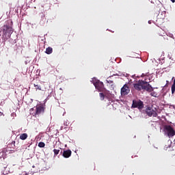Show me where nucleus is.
I'll use <instances>...</instances> for the list:
<instances>
[{"label": "nucleus", "instance_id": "obj_11", "mask_svg": "<svg viewBox=\"0 0 175 175\" xmlns=\"http://www.w3.org/2000/svg\"><path fill=\"white\" fill-rule=\"evenodd\" d=\"M27 137H28V134L23 133L20 135L19 139H21V140H25L27 139Z\"/></svg>", "mask_w": 175, "mask_h": 175}, {"label": "nucleus", "instance_id": "obj_16", "mask_svg": "<svg viewBox=\"0 0 175 175\" xmlns=\"http://www.w3.org/2000/svg\"><path fill=\"white\" fill-rule=\"evenodd\" d=\"M100 99V100H105V94L103 93H100L99 94Z\"/></svg>", "mask_w": 175, "mask_h": 175}, {"label": "nucleus", "instance_id": "obj_6", "mask_svg": "<svg viewBox=\"0 0 175 175\" xmlns=\"http://www.w3.org/2000/svg\"><path fill=\"white\" fill-rule=\"evenodd\" d=\"M142 90L147 91V92H152V91H154L152 86H151L150 83L146 81H144V84H142Z\"/></svg>", "mask_w": 175, "mask_h": 175}, {"label": "nucleus", "instance_id": "obj_22", "mask_svg": "<svg viewBox=\"0 0 175 175\" xmlns=\"http://www.w3.org/2000/svg\"><path fill=\"white\" fill-rule=\"evenodd\" d=\"M31 110H33V108H31Z\"/></svg>", "mask_w": 175, "mask_h": 175}, {"label": "nucleus", "instance_id": "obj_2", "mask_svg": "<svg viewBox=\"0 0 175 175\" xmlns=\"http://www.w3.org/2000/svg\"><path fill=\"white\" fill-rule=\"evenodd\" d=\"M163 132L165 135L168 136V137H173V136H175L174 129H173L170 125L165 124L163 126Z\"/></svg>", "mask_w": 175, "mask_h": 175}, {"label": "nucleus", "instance_id": "obj_14", "mask_svg": "<svg viewBox=\"0 0 175 175\" xmlns=\"http://www.w3.org/2000/svg\"><path fill=\"white\" fill-rule=\"evenodd\" d=\"M46 146V144H44V142H39L38 143V147H40V148H44V146Z\"/></svg>", "mask_w": 175, "mask_h": 175}, {"label": "nucleus", "instance_id": "obj_5", "mask_svg": "<svg viewBox=\"0 0 175 175\" xmlns=\"http://www.w3.org/2000/svg\"><path fill=\"white\" fill-rule=\"evenodd\" d=\"M45 109L46 108L44 106H43V105H37L36 107L35 116H40V114H43Z\"/></svg>", "mask_w": 175, "mask_h": 175}, {"label": "nucleus", "instance_id": "obj_20", "mask_svg": "<svg viewBox=\"0 0 175 175\" xmlns=\"http://www.w3.org/2000/svg\"><path fill=\"white\" fill-rule=\"evenodd\" d=\"M172 85H175V79L174 80V83H173Z\"/></svg>", "mask_w": 175, "mask_h": 175}, {"label": "nucleus", "instance_id": "obj_1", "mask_svg": "<svg viewBox=\"0 0 175 175\" xmlns=\"http://www.w3.org/2000/svg\"><path fill=\"white\" fill-rule=\"evenodd\" d=\"M12 33H13V28L9 25H4L3 26V38L4 40L10 39Z\"/></svg>", "mask_w": 175, "mask_h": 175}, {"label": "nucleus", "instance_id": "obj_23", "mask_svg": "<svg viewBox=\"0 0 175 175\" xmlns=\"http://www.w3.org/2000/svg\"><path fill=\"white\" fill-rule=\"evenodd\" d=\"M147 80V78L145 79V81Z\"/></svg>", "mask_w": 175, "mask_h": 175}, {"label": "nucleus", "instance_id": "obj_8", "mask_svg": "<svg viewBox=\"0 0 175 175\" xmlns=\"http://www.w3.org/2000/svg\"><path fill=\"white\" fill-rule=\"evenodd\" d=\"M144 81H139L138 83H133V87L137 91H142L143 90V84Z\"/></svg>", "mask_w": 175, "mask_h": 175}, {"label": "nucleus", "instance_id": "obj_7", "mask_svg": "<svg viewBox=\"0 0 175 175\" xmlns=\"http://www.w3.org/2000/svg\"><path fill=\"white\" fill-rule=\"evenodd\" d=\"M131 90L129 89V87L126 84H124L123 85L120 91L122 96H125V95H128V94H129Z\"/></svg>", "mask_w": 175, "mask_h": 175}, {"label": "nucleus", "instance_id": "obj_9", "mask_svg": "<svg viewBox=\"0 0 175 175\" xmlns=\"http://www.w3.org/2000/svg\"><path fill=\"white\" fill-rule=\"evenodd\" d=\"M94 87L97 90H103V87H105V85L103 84V82H101L100 81H97L94 83Z\"/></svg>", "mask_w": 175, "mask_h": 175}, {"label": "nucleus", "instance_id": "obj_15", "mask_svg": "<svg viewBox=\"0 0 175 175\" xmlns=\"http://www.w3.org/2000/svg\"><path fill=\"white\" fill-rule=\"evenodd\" d=\"M59 151H61L59 149H54L53 152H54V156L57 157L58 154H59Z\"/></svg>", "mask_w": 175, "mask_h": 175}, {"label": "nucleus", "instance_id": "obj_4", "mask_svg": "<svg viewBox=\"0 0 175 175\" xmlns=\"http://www.w3.org/2000/svg\"><path fill=\"white\" fill-rule=\"evenodd\" d=\"M131 107L133 109L142 110V109H144V103L141 100H133Z\"/></svg>", "mask_w": 175, "mask_h": 175}, {"label": "nucleus", "instance_id": "obj_3", "mask_svg": "<svg viewBox=\"0 0 175 175\" xmlns=\"http://www.w3.org/2000/svg\"><path fill=\"white\" fill-rule=\"evenodd\" d=\"M145 112L148 116V117H158V113H157V108H154V107L148 106L145 109Z\"/></svg>", "mask_w": 175, "mask_h": 175}, {"label": "nucleus", "instance_id": "obj_10", "mask_svg": "<svg viewBox=\"0 0 175 175\" xmlns=\"http://www.w3.org/2000/svg\"><path fill=\"white\" fill-rule=\"evenodd\" d=\"M71 156L72 150H64L62 153V157H64V158H70Z\"/></svg>", "mask_w": 175, "mask_h": 175}, {"label": "nucleus", "instance_id": "obj_24", "mask_svg": "<svg viewBox=\"0 0 175 175\" xmlns=\"http://www.w3.org/2000/svg\"><path fill=\"white\" fill-rule=\"evenodd\" d=\"M1 113V112H0ZM1 114H3V113H1Z\"/></svg>", "mask_w": 175, "mask_h": 175}, {"label": "nucleus", "instance_id": "obj_19", "mask_svg": "<svg viewBox=\"0 0 175 175\" xmlns=\"http://www.w3.org/2000/svg\"><path fill=\"white\" fill-rule=\"evenodd\" d=\"M171 1V2H172V3H174V2H175V0H170Z\"/></svg>", "mask_w": 175, "mask_h": 175}, {"label": "nucleus", "instance_id": "obj_18", "mask_svg": "<svg viewBox=\"0 0 175 175\" xmlns=\"http://www.w3.org/2000/svg\"><path fill=\"white\" fill-rule=\"evenodd\" d=\"M171 90H172V94H174V92H175V85H172Z\"/></svg>", "mask_w": 175, "mask_h": 175}, {"label": "nucleus", "instance_id": "obj_17", "mask_svg": "<svg viewBox=\"0 0 175 175\" xmlns=\"http://www.w3.org/2000/svg\"><path fill=\"white\" fill-rule=\"evenodd\" d=\"M148 76H150V72H148L142 73V77H148Z\"/></svg>", "mask_w": 175, "mask_h": 175}, {"label": "nucleus", "instance_id": "obj_21", "mask_svg": "<svg viewBox=\"0 0 175 175\" xmlns=\"http://www.w3.org/2000/svg\"><path fill=\"white\" fill-rule=\"evenodd\" d=\"M150 95H151L152 96H154V94H152V93H151Z\"/></svg>", "mask_w": 175, "mask_h": 175}, {"label": "nucleus", "instance_id": "obj_13", "mask_svg": "<svg viewBox=\"0 0 175 175\" xmlns=\"http://www.w3.org/2000/svg\"><path fill=\"white\" fill-rule=\"evenodd\" d=\"M45 53L46 54H51L53 53V48L51 47L46 48Z\"/></svg>", "mask_w": 175, "mask_h": 175}, {"label": "nucleus", "instance_id": "obj_12", "mask_svg": "<svg viewBox=\"0 0 175 175\" xmlns=\"http://www.w3.org/2000/svg\"><path fill=\"white\" fill-rule=\"evenodd\" d=\"M33 86L35 87L36 91H42V86H40V85L38 84V83H34Z\"/></svg>", "mask_w": 175, "mask_h": 175}]
</instances>
